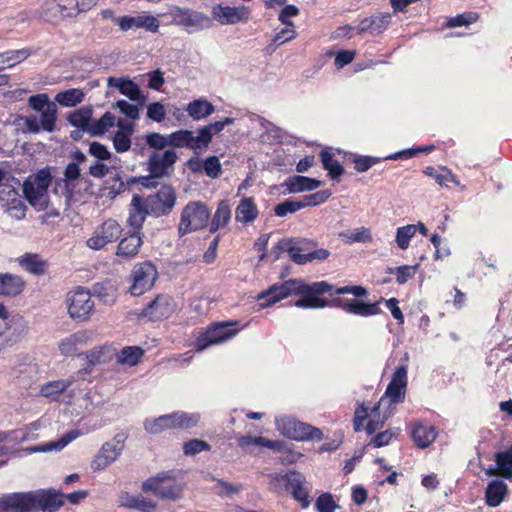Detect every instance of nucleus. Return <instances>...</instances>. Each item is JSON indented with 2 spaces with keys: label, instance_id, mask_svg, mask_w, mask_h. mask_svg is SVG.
I'll use <instances>...</instances> for the list:
<instances>
[{
  "label": "nucleus",
  "instance_id": "1",
  "mask_svg": "<svg viewBox=\"0 0 512 512\" xmlns=\"http://www.w3.org/2000/svg\"><path fill=\"white\" fill-rule=\"evenodd\" d=\"M332 286L326 281L307 284L302 280L290 279L281 284H275L258 295V300L264 301L261 306L268 307L291 295H300L295 302L298 308L321 309L327 306V301L321 295L330 292Z\"/></svg>",
  "mask_w": 512,
  "mask_h": 512
},
{
  "label": "nucleus",
  "instance_id": "2",
  "mask_svg": "<svg viewBox=\"0 0 512 512\" xmlns=\"http://www.w3.org/2000/svg\"><path fill=\"white\" fill-rule=\"evenodd\" d=\"M52 181L48 169H41L30 175L23 183V193L31 206L36 210H45L49 204L48 187Z\"/></svg>",
  "mask_w": 512,
  "mask_h": 512
},
{
  "label": "nucleus",
  "instance_id": "3",
  "mask_svg": "<svg viewBox=\"0 0 512 512\" xmlns=\"http://www.w3.org/2000/svg\"><path fill=\"white\" fill-rule=\"evenodd\" d=\"M199 414L177 411L157 418H148L144 427L151 434H158L168 429H189L198 424Z\"/></svg>",
  "mask_w": 512,
  "mask_h": 512
},
{
  "label": "nucleus",
  "instance_id": "4",
  "mask_svg": "<svg viewBox=\"0 0 512 512\" xmlns=\"http://www.w3.org/2000/svg\"><path fill=\"white\" fill-rule=\"evenodd\" d=\"M99 0H48L43 14L48 20L73 18L92 9Z\"/></svg>",
  "mask_w": 512,
  "mask_h": 512
},
{
  "label": "nucleus",
  "instance_id": "5",
  "mask_svg": "<svg viewBox=\"0 0 512 512\" xmlns=\"http://www.w3.org/2000/svg\"><path fill=\"white\" fill-rule=\"evenodd\" d=\"M211 212L201 201H191L182 210L178 233L183 236L205 228L208 225Z\"/></svg>",
  "mask_w": 512,
  "mask_h": 512
},
{
  "label": "nucleus",
  "instance_id": "6",
  "mask_svg": "<svg viewBox=\"0 0 512 512\" xmlns=\"http://www.w3.org/2000/svg\"><path fill=\"white\" fill-rule=\"evenodd\" d=\"M275 425L280 434L296 441L321 440L323 437L320 429L297 421L290 416L282 415L276 417Z\"/></svg>",
  "mask_w": 512,
  "mask_h": 512
},
{
  "label": "nucleus",
  "instance_id": "7",
  "mask_svg": "<svg viewBox=\"0 0 512 512\" xmlns=\"http://www.w3.org/2000/svg\"><path fill=\"white\" fill-rule=\"evenodd\" d=\"M271 484L275 490H285L292 493L294 498L302 503L304 508L308 507V488L305 477L296 471L286 474L275 473L271 475Z\"/></svg>",
  "mask_w": 512,
  "mask_h": 512
},
{
  "label": "nucleus",
  "instance_id": "8",
  "mask_svg": "<svg viewBox=\"0 0 512 512\" xmlns=\"http://www.w3.org/2000/svg\"><path fill=\"white\" fill-rule=\"evenodd\" d=\"M123 232L122 225L115 219L109 218L98 225L86 240V246L91 250H102L107 245L117 241Z\"/></svg>",
  "mask_w": 512,
  "mask_h": 512
},
{
  "label": "nucleus",
  "instance_id": "9",
  "mask_svg": "<svg viewBox=\"0 0 512 512\" xmlns=\"http://www.w3.org/2000/svg\"><path fill=\"white\" fill-rule=\"evenodd\" d=\"M68 313L74 320L83 322L88 320L94 310V302L88 290L78 287L67 294Z\"/></svg>",
  "mask_w": 512,
  "mask_h": 512
},
{
  "label": "nucleus",
  "instance_id": "10",
  "mask_svg": "<svg viewBox=\"0 0 512 512\" xmlns=\"http://www.w3.org/2000/svg\"><path fill=\"white\" fill-rule=\"evenodd\" d=\"M157 277L158 271L153 263L145 261L136 264L131 273L132 284L129 292L133 296L143 295L153 287Z\"/></svg>",
  "mask_w": 512,
  "mask_h": 512
},
{
  "label": "nucleus",
  "instance_id": "11",
  "mask_svg": "<svg viewBox=\"0 0 512 512\" xmlns=\"http://www.w3.org/2000/svg\"><path fill=\"white\" fill-rule=\"evenodd\" d=\"M142 488L146 492H152L160 498L176 500L181 497V487L169 474L161 473L147 479Z\"/></svg>",
  "mask_w": 512,
  "mask_h": 512
},
{
  "label": "nucleus",
  "instance_id": "12",
  "mask_svg": "<svg viewBox=\"0 0 512 512\" xmlns=\"http://www.w3.org/2000/svg\"><path fill=\"white\" fill-rule=\"evenodd\" d=\"M250 8L246 6H229L224 3L215 4L211 9L212 19L221 25H235L248 22Z\"/></svg>",
  "mask_w": 512,
  "mask_h": 512
},
{
  "label": "nucleus",
  "instance_id": "13",
  "mask_svg": "<svg viewBox=\"0 0 512 512\" xmlns=\"http://www.w3.org/2000/svg\"><path fill=\"white\" fill-rule=\"evenodd\" d=\"M115 23L122 31L145 29L151 33H157L160 27V21L154 15L142 12L133 16H123L114 19Z\"/></svg>",
  "mask_w": 512,
  "mask_h": 512
},
{
  "label": "nucleus",
  "instance_id": "14",
  "mask_svg": "<svg viewBox=\"0 0 512 512\" xmlns=\"http://www.w3.org/2000/svg\"><path fill=\"white\" fill-rule=\"evenodd\" d=\"M124 449L123 439L119 436L102 445L99 452L91 462V468L94 471H101L115 462Z\"/></svg>",
  "mask_w": 512,
  "mask_h": 512
},
{
  "label": "nucleus",
  "instance_id": "15",
  "mask_svg": "<svg viewBox=\"0 0 512 512\" xmlns=\"http://www.w3.org/2000/svg\"><path fill=\"white\" fill-rule=\"evenodd\" d=\"M150 214L160 217L168 215L175 206L176 193L169 187H162L156 194L146 199Z\"/></svg>",
  "mask_w": 512,
  "mask_h": 512
},
{
  "label": "nucleus",
  "instance_id": "16",
  "mask_svg": "<svg viewBox=\"0 0 512 512\" xmlns=\"http://www.w3.org/2000/svg\"><path fill=\"white\" fill-rule=\"evenodd\" d=\"M231 326V323H219L209 328L197 339V351H202L210 345L219 344L234 337L237 330Z\"/></svg>",
  "mask_w": 512,
  "mask_h": 512
},
{
  "label": "nucleus",
  "instance_id": "17",
  "mask_svg": "<svg viewBox=\"0 0 512 512\" xmlns=\"http://www.w3.org/2000/svg\"><path fill=\"white\" fill-rule=\"evenodd\" d=\"M169 13L173 24L186 28L201 29L209 23V17L199 11L172 6Z\"/></svg>",
  "mask_w": 512,
  "mask_h": 512
},
{
  "label": "nucleus",
  "instance_id": "18",
  "mask_svg": "<svg viewBox=\"0 0 512 512\" xmlns=\"http://www.w3.org/2000/svg\"><path fill=\"white\" fill-rule=\"evenodd\" d=\"M178 156L173 150L154 152L150 155L147 165L153 178H161L168 175L169 169L175 164Z\"/></svg>",
  "mask_w": 512,
  "mask_h": 512
},
{
  "label": "nucleus",
  "instance_id": "19",
  "mask_svg": "<svg viewBox=\"0 0 512 512\" xmlns=\"http://www.w3.org/2000/svg\"><path fill=\"white\" fill-rule=\"evenodd\" d=\"M20 181L15 178L8 166L4 163L0 164V200L6 205L19 199L18 188Z\"/></svg>",
  "mask_w": 512,
  "mask_h": 512
},
{
  "label": "nucleus",
  "instance_id": "20",
  "mask_svg": "<svg viewBox=\"0 0 512 512\" xmlns=\"http://www.w3.org/2000/svg\"><path fill=\"white\" fill-rule=\"evenodd\" d=\"M92 338L93 332L81 330L62 339L59 342L58 347L62 355L66 357L75 356L78 354L80 349L92 341Z\"/></svg>",
  "mask_w": 512,
  "mask_h": 512
},
{
  "label": "nucleus",
  "instance_id": "21",
  "mask_svg": "<svg viewBox=\"0 0 512 512\" xmlns=\"http://www.w3.org/2000/svg\"><path fill=\"white\" fill-rule=\"evenodd\" d=\"M407 386V367L400 366L396 369L389 383L384 398L391 403L402 402L405 396ZM388 404V402H386Z\"/></svg>",
  "mask_w": 512,
  "mask_h": 512
},
{
  "label": "nucleus",
  "instance_id": "22",
  "mask_svg": "<svg viewBox=\"0 0 512 512\" xmlns=\"http://www.w3.org/2000/svg\"><path fill=\"white\" fill-rule=\"evenodd\" d=\"M378 302L364 303L356 299H335L333 305L341 308L347 313L358 316H372L380 312Z\"/></svg>",
  "mask_w": 512,
  "mask_h": 512
},
{
  "label": "nucleus",
  "instance_id": "23",
  "mask_svg": "<svg viewBox=\"0 0 512 512\" xmlns=\"http://www.w3.org/2000/svg\"><path fill=\"white\" fill-rule=\"evenodd\" d=\"M150 214L146 200L137 194L133 195L128 210L127 224L134 231H140L146 216Z\"/></svg>",
  "mask_w": 512,
  "mask_h": 512
},
{
  "label": "nucleus",
  "instance_id": "24",
  "mask_svg": "<svg viewBox=\"0 0 512 512\" xmlns=\"http://www.w3.org/2000/svg\"><path fill=\"white\" fill-rule=\"evenodd\" d=\"M172 299L168 295H158L147 307L142 314L151 320H160L169 317L173 312Z\"/></svg>",
  "mask_w": 512,
  "mask_h": 512
},
{
  "label": "nucleus",
  "instance_id": "25",
  "mask_svg": "<svg viewBox=\"0 0 512 512\" xmlns=\"http://www.w3.org/2000/svg\"><path fill=\"white\" fill-rule=\"evenodd\" d=\"M143 244L141 231H133L130 235L120 240L116 249V256L130 260L137 256Z\"/></svg>",
  "mask_w": 512,
  "mask_h": 512
},
{
  "label": "nucleus",
  "instance_id": "26",
  "mask_svg": "<svg viewBox=\"0 0 512 512\" xmlns=\"http://www.w3.org/2000/svg\"><path fill=\"white\" fill-rule=\"evenodd\" d=\"M37 512H55L63 504V495L51 490L34 491Z\"/></svg>",
  "mask_w": 512,
  "mask_h": 512
},
{
  "label": "nucleus",
  "instance_id": "27",
  "mask_svg": "<svg viewBox=\"0 0 512 512\" xmlns=\"http://www.w3.org/2000/svg\"><path fill=\"white\" fill-rule=\"evenodd\" d=\"M117 130L112 136L113 147L118 153L127 152L131 147V136L135 131L133 122L119 120Z\"/></svg>",
  "mask_w": 512,
  "mask_h": 512
},
{
  "label": "nucleus",
  "instance_id": "28",
  "mask_svg": "<svg viewBox=\"0 0 512 512\" xmlns=\"http://www.w3.org/2000/svg\"><path fill=\"white\" fill-rule=\"evenodd\" d=\"M170 146L177 148H190L193 150L204 148L199 133L194 135L190 130H179L169 134Z\"/></svg>",
  "mask_w": 512,
  "mask_h": 512
},
{
  "label": "nucleus",
  "instance_id": "29",
  "mask_svg": "<svg viewBox=\"0 0 512 512\" xmlns=\"http://www.w3.org/2000/svg\"><path fill=\"white\" fill-rule=\"evenodd\" d=\"M232 217V208L228 200H221L217 204V208L211 218L209 231L215 233L224 229Z\"/></svg>",
  "mask_w": 512,
  "mask_h": 512
},
{
  "label": "nucleus",
  "instance_id": "30",
  "mask_svg": "<svg viewBox=\"0 0 512 512\" xmlns=\"http://www.w3.org/2000/svg\"><path fill=\"white\" fill-rule=\"evenodd\" d=\"M384 397L380 399L377 405L370 409L369 419L366 426V431L372 434L383 427L386 420L391 416V412L383 409L386 406Z\"/></svg>",
  "mask_w": 512,
  "mask_h": 512
},
{
  "label": "nucleus",
  "instance_id": "31",
  "mask_svg": "<svg viewBox=\"0 0 512 512\" xmlns=\"http://www.w3.org/2000/svg\"><path fill=\"white\" fill-rule=\"evenodd\" d=\"M107 83L110 87H116L120 93L127 96L132 101L142 104L145 99L139 89V86L131 80L109 77Z\"/></svg>",
  "mask_w": 512,
  "mask_h": 512
},
{
  "label": "nucleus",
  "instance_id": "32",
  "mask_svg": "<svg viewBox=\"0 0 512 512\" xmlns=\"http://www.w3.org/2000/svg\"><path fill=\"white\" fill-rule=\"evenodd\" d=\"M259 215L257 205L253 198L244 197L240 200L238 206L235 209L236 221L248 224L254 222Z\"/></svg>",
  "mask_w": 512,
  "mask_h": 512
},
{
  "label": "nucleus",
  "instance_id": "33",
  "mask_svg": "<svg viewBox=\"0 0 512 512\" xmlns=\"http://www.w3.org/2000/svg\"><path fill=\"white\" fill-rule=\"evenodd\" d=\"M79 436H80V432L78 430H72V431L68 432L67 434H65L62 438H60L57 441H51V442L43 444V445L29 447V448L25 449V451L30 454L31 453H39V452L47 453V452H51L54 450L60 451L63 448H65L70 442H72L73 440L78 438Z\"/></svg>",
  "mask_w": 512,
  "mask_h": 512
},
{
  "label": "nucleus",
  "instance_id": "34",
  "mask_svg": "<svg viewBox=\"0 0 512 512\" xmlns=\"http://www.w3.org/2000/svg\"><path fill=\"white\" fill-rule=\"evenodd\" d=\"M411 435L418 447L426 448L436 439L437 433L432 425L417 423L414 425Z\"/></svg>",
  "mask_w": 512,
  "mask_h": 512
},
{
  "label": "nucleus",
  "instance_id": "35",
  "mask_svg": "<svg viewBox=\"0 0 512 512\" xmlns=\"http://www.w3.org/2000/svg\"><path fill=\"white\" fill-rule=\"evenodd\" d=\"M285 185L290 193H301L319 188L322 182L313 178L297 175L288 178Z\"/></svg>",
  "mask_w": 512,
  "mask_h": 512
},
{
  "label": "nucleus",
  "instance_id": "36",
  "mask_svg": "<svg viewBox=\"0 0 512 512\" xmlns=\"http://www.w3.org/2000/svg\"><path fill=\"white\" fill-rule=\"evenodd\" d=\"M76 381L75 376H69L66 379H59L47 382L41 386L40 393L42 396L50 399H57L59 395L66 391Z\"/></svg>",
  "mask_w": 512,
  "mask_h": 512
},
{
  "label": "nucleus",
  "instance_id": "37",
  "mask_svg": "<svg viewBox=\"0 0 512 512\" xmlns=\"http://www.w3.org/2000/svg\"><path fill=\"white\" fill-rule=\"evenodd\" d=\"M27 331V322L20 315H15L6 323L5 336L10 343L19 341Z\"/></svg>",
  "mask_w": 512,
  "mask_h": 512
},
{
  "label": "nucleus",
  "instance_id": "38",
  "mask_svg": "<svg viewBox=\"0 0 512 512\" xmlns=\"http://www.w3.org/2000/svg\"><path fill=\"white\" fill-rule=\"evenodd\" d=\"M25 282L20 276L12 274L0 275V295L15 296L22 292Z\"/></svg>",
  "mask_w": 512,
  "mask_h": 512
},
{
  "label": "nucleus",
  "instance_id": "39",
  "mask_svg": "<svg viewBox=\"0 0 512 512\" xmlns=\"http://www.w3.org/2000/svg\"><path fill=\"white\" fill-rule=\"evenodd\" d=\"M507 494V485L502 480H493L486 488V503L490 507H497Z\"/></svg>",
  "mask_w": 512,
  "mask_h": 512
},
{
  "label": "nucleus",
  "instance_id": "40",
  "mask_svg": "<svg viewBox=\"0 0 512 512\" xmlns=\"http://www.w3.org/2000/svg\"><path fill=\"white\" fill-rule=\"evenodd\" d=\"M118 118L111 112H105L100 119L93 120L89 127V134L92 136H101L119 123Z\"/></svg>",
  "mask_w": 512,
  "mask_h": 512
},
{
  "label": "nucleus",
  "instance_id": "41",
  "mask_svg": "<svg viewBox=\"0 0 512 512\" xmlns=\"http://www.w3.org/2000/svg\"><path fill=\"white\" fill-rule=\"evenodd\" d=\"M186 111L194 120H201L210 116L215 111V107L211 102L200 98L190 102L187 105Z\"/></svg>",
  "mask_w": 512,
  "mask_h": 512
},
{
  "label": "nucleus",
  "instance_id": "42",
  "mask_svg": "<svg viewBox=\"0 0 512 512\" xmlns=\"http://www.w3.org/2000/svg\"><path fill=\"white\" fill-rule=\"evenodd\" d=\"M93 109L91 107H82L70 113L68 121L76 128L89 133V127L92 125Z\"/></svg>",
  "mask_w": 512,
  "mask_h": 512
},
{
  "label": "nucleus",
  "instance_id": "43",
  "mask_svg": "<svg viewBox=\"0 0 512 512\" xmlns=\"http://www.w3.org/2000/svg\"><path fill=\"white\" fill-rule=\"evenodd\" d=\"M122 505L141 512H155L156 503L142 495H126L122 498Z\"/></svg>",
  "mask_w": 512,
  "mask_h": 512
},
{
  "label": "nucleus",
  "instance_id": "44",
  "mask_svg": "<svg viewBox=\"0 0 512 512\" xmlns=\"http://www.w3.org/2000/svg\"><path fill=\"white\" fill-rule=\"evenodd\" d=\"M18 264L27 272L32 274H43L45 271V262L37 255L26 253L17 259Z\"/></svg>",
  "mask_w": 512,
  "mask_h": 512
},
{
  "label": "nucleus",
  "instance_id": "45",
  "mask_svg": "<svg viewBox=\"0 0 512 512\" xmlns=\"http://www.w3.org/2000/svg\"><path fill=\"white\" fill-rule=\"evenodd\" d=\"M29 49L11 50L0 54V71L6 67H13L30 56Z\"/></svg>",
  "mask_w": 512,
  "mask_h": 512
},
{
  "label": "nucleus",
  "instance_id": "46",
  "mask_svg": "<svg viewBox=\"0 0 512 512\" xmlns=\"http://www.w3.org/2000/svg\"><path fill=\"white\" fill-rule=\"evenodd\" d=\"M84 92L78 88H72L59 92L55 96V100L63 107H73L80 104L84 100Z\"/></svg>",
  "mask_w": 512,
  "mask_h": 512
},
{
  "label": "nucleus",
  "instance_id": "47",
  "mask_svg": "<svg viewBox=\"0 0 512 512\" xmlns=\"http://www.w3.org/2000/svg\"><path fill=\"white\" fill-rule=\"evenodd\" d=\"M27 439V434L22 430L0 431V455L4 456L10 453V449L4 446V443L19 444Z\"/></svg>",
  "mask_w": 512,
  "mask_h": 512
},
{
  "label": "nucleus",
  "instance_id": "48",
  "mask_svg": "<svg viewBox=\"0 0 512 512\" xmlns=\"http://www.w3.org/2000/svg\"><path fill=\"white\" fill-rule=\"evenodd\" d=\"M323 167L328 171L332 179L338 180L344 173L341 164L333 158L330 150H323L320 154Z\"/></svg>",
  "mask_w": 512,
  "mask_h": 512
},
{
  "label": "nucleus",
  "instance_id": "49",
  "mask_svg": "<svg viewBox=\"0 0 512 512\" xmlns=\"http://www.w3.org/2000/svg\"><path fill=\"white\" fill-rule=\"evenodd\" d=\"M40 118L38 119L42 130L46 132H53L56 126L57 120V107L55 103H50L47 105L45 110L39 111Z\"/></svg>",
  "mask_w": 512,
  "mask_h": 512
},
{
  "label": "nucleus",
  "instance_id": "50",
  "mask_svg": "<svg viewBox=\"0 0 512 512\" xmlns=\"http://www.w3.org/2000/svg\"><path fill=\"white\" fill-rule=\"evenodd\" d=\"M496 464L500 476L506 479L512 478V446L496 454Z\"/></svg>",
  "mask_w": 512,
  "mask_h": 512
},
{
  "label": "nucleus",
  "instance_id": "51",
  "mask_svg": "<svg viewBox=\"0 0 512 512\" xmlns=\"http://www.w3.org/2000/svg\"><path fill=\"white\" fill-rule=\"evenodd\" d=\"M144 351L137 346L124 347L117 356L121 364L135 366L142 358Z\"/></svg>",
  "mask_w": 512,
  "mask_h": 512
},
{
  "label": "nucleus",
  "instance_id": "52",
  "mask_svg": "<svg viewBox=\"0 0 512 512\" xmlns=\"http://www.w3.org/2000/svg\"><path fill=\"white\" fill-rule=\"evenodd\" d=\"M417 227L414 224H408L398 227L396 230L395 241L401 250H406L410 245V240L415 236Z\"/></svg>",
  "mask_w": 512,
  "mask_h": 512
},
{
  "label": "nucleus",
  "instance_id": "53",
  "mask_svg": "<svg viewBox=\"0 0 512 512\" xmlns=\"http://www.w3.org/2000/svg\"><path fill=\"white\" fill-rule=\"evenodd\" d=\"M16 512H37L34 491L16 493Z\"/></svg>",
  "mask_w": 512,
  "mask_h": 512
},
{
  "label": "nucleus",
  "instance_id": "54",
  "mask_svg": "<svg viewBox=\"0 0 512 512\" xmlns=\"http://www.w3.org/2000/svg\"><path fill=\"white\" fill-rule=\"evenodd\" d=\"M216 482V491L220 497H231L234 494H238L243 490L241 484H234L231 482L224 481L222 479L214 478Z\"/></svg>",
  "mask_w": 512,
  "mask_h": 512
},
{
  "label": "nucleus",
  "instance_id": "55",
  "mask_svg": "<svg viewBox=\"0 0 512 512\" xmlns=\"http://www.w3.org/2000/svg\"><path fill=\"white\" fill-rule=\"evenodd\" d=\"M311 202H300L294 200H287L275 207V214L279 217H284L289 213H295L305 206H310Z\"/></svg>",
  "mask_w": 512,
  "mask_h": 512
},
{
  "label": "nucleus",
  "instance_id": "56",
  "mask_svg": "<svg viewBox=\"0 0 512 512\" xmlns=\"http://www.w3.org/2000/svg\"><path fill=\"white\" fill-rule=\"evenodd\" d=\"M224 129L223 123L221 121H216L207 126L202 127L198 133L201 139V144L203 147H207L211 142V139L214 134L220 133Z\"/></svg>",
  "mask_w": 512,
  "mask_h": 512
},
{
  "label": "nucleus",
  "instance_id": "57",
  "mask_svg": "<svg viewBox=\"0 0 512 512\" xmlns=\"http://www.w3.org/2000/svg\"><path fill=\"white\" fill-rule=\"evenodd\" d=\"M419 269V264L416 265H403L395 269H390V273H396V281L399 284L406 283L409 279L413 278Z\"/></svg>",
  "mask_w": 512,
  "mask_h": 512
},
{
  "label": "nucleus",
  "instance_id": "58",
  "mask_svg": "<svg viewBox=\"0 0 512 512\" xmlns=\"http://www.w3.org/2000/svg\"><path fill=\"white\" fill-rule=\"evenodd\" d=\"M315 507L318 512H335L336 509L340 508L329 493L320 495L316 499Z\"/></svg>",
  "mask_w": 512,
  "mask_h": 512
},
{
  "label": "nucleus",
  "instance_id": "59",
  "mask_svg": "<svg viewBox=\"0 0 512 512\" xmlns=\"http://www.w3.org/2000/svg\"><path fill=\"white\" fill-rule=\"evenodd\" d=\"M145 140L149 147L156 150H163L167 146H170L169 135L153 132L147 134Z\"/></svg>",
  "mask_w": 512,
  "mask_h": 512
},
{
  "label": "nucleus",
  "instance_id": "60",
  "mask_svg": "<svg viewBox=\"0 0 512 512\" xmlns=\"http://www.w3.org/2000/svg\"><path fill=\"white\" fill-rule=\"evenodd\" d=\"M349 242L370 243L373 240L371 231L367 227H359L345 235Z\"/></svg>",
  "mask_w": 512,
  "mask_h": 512
},
{
  "label": "nucleus",
  "instance_id": "61",
  "mask_svg": "<svg viewBox=\"0 0 512 512\" xmlns=\"http://www.w3.org/2000/svg\"><path fill=\"white\" fill-rule=\"evenodd\" d=\"M115 107L119 109V111L124 114L128 119H130L129 122H133L140 117L139 108L137 105L130 104L126 100H118L115 103Z\"/></svg>",
  "mask_w": 512,
  "mask_h": 512
},
{
  "label": "nucleus",
  "instance_id": "62",
  "mask_svg": "<svg viewBox=\"0 0 512 512\" xmlns=\"http://www.w3.org/2000/svg\"><path fill=\"white\" fill-rule=\"evenodd\" d=\"M183 450L186 455H195L210 450V445L203 440L192 439L183 445Z\"/></svg>",
  "mask_w": 512,
  "mask_h": 512
},
{
  "label": "nucleus",
  "instance_id": "63",
  "mask_svg": "<svg viewBox=\"0 0 512 512\" xmlns=\"http://www.w3.org/2000/svg\"><path fill=\"white\" fill-rule=\"evenodd\" d=\"M372 18V30L374 33H380L385 30L391 23L390 13H377L371 16Z\"/></svg>",
  "mask_w": 512,
  "mask_h": 512
},
{
  "label": "nucleus",
  "instance_id": "64",
  "mask_svg": "<svg viewBox=\"0 0 512 512\" xmlns=\"http://www.w3.org/2000/svg\"><path fill=\"white\" fill-rule=\"evenodd\" d=\"M203 169L207 176L217 178L221 174V164L216 156L208 157L203 163Z\"/></svg>",
  "mask_w": 512,
  "mask_h": 512
}]
</instances>
